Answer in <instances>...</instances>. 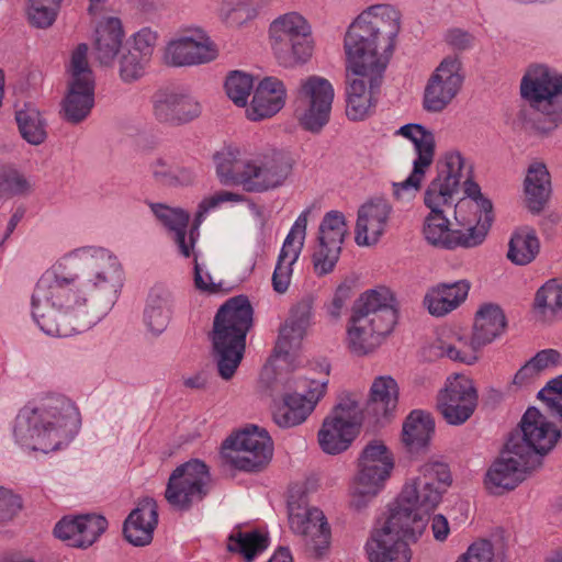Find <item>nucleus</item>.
Masks as SVG:
<instances>
[{
    "mask_svg": "<svg viewBox=\"0 0 562 562\" xmlns=\"http://www.w3.org/2000/svg\"><path fill=\"white\" fill-rule=\"evenodd\" d=\"M124 281L123 263L110 248L100 245L74 248L36 282L31 296L32 317L48 336L82 333L112 310Z\"/></svg>",
    "mask_w": 562,
    "mask_h": 562,
    "instance_id": "obj_1",
    "label": "nucleus"
},
{
    "mask_svg": "<svg viewBox=\"0 0 562 562\" xmlns=\"http://www.w3.org/2000/svg\"><path fill=\"white\" fill-rule=\"evenodd\" d=\"M400 29L401 14L391 4L368 7L348 26L344 50L346 114L350 120L361 121L372 113Z\"/></svg>",
    "mask_w": 562,
    "mask_h": 562,
    "instance_id": "obj_2",
    "label": "nucleus"
},
{
    "mask_svg": "<svg viewBox=\"0 0 562 562\" xmlns=\"http://www.w3.org/2000/svg\"><path fill=\"white\" fill-rule=\"evenodd\" d=\"M451 483L446 463L428 461L420 465L418 475L406 481L390 507L383 526L367 542L370 562H409L412 553L406 540H416L423 533L429 515L439 506Z\"/></svg>",
    "mask_w": 562,
    "mask_h": 562,
    "instance_id": "obj_3",
    "label": "nucleus"
},
{
    "mask_svg": "<svg viewBox=\"0 0 562 562\" xmlns=\"http://www.w3.org/2000/svg\"><path fill=\"white\" fill-rule=\"evenodd\" d=\"M80 427L75 403L60 394H47L19 411L12 435L21 448L48 453L67 447Z\"/></svg>",
    "mask_w": 562,
    "mask_h": 562,
    "instance_id": "obj_4",
    "label": "nucleus"
},
{
    "mask_svg": "<svg viewBox=\"0 0 562 562\" xmlns=\"http://www.w3.org/2000/svg\"><path fill=\"white\" fill-rule=\"evenodd\" d=\"M221 184L240 187L248 193H265L285 184L293 170V159L280 150L247 155L236 146H226L213 156Z\"/></svg>",
    "mask_w": 562,
    "mask_h": 562,
    "instance_id": "obj_5",
    "label": "nucleus"
},
{
    "mask_svg": "<svg viewBox=\"0 0 562 562\" xmlns=\"http://www.w3.org/2000/svg\"><path fill=\"white\" fill-rule=\"evenodd\" d=\"M329 366L322 361L311 368L291 373H278L271 387L281 392L274 403L272 417L281 428H291L304 423L324 397L328 384Z\"/></svg>",
    "mask_w": 562,
    "mask_h": 562,
    "instance_id": "obj_6",
    "label": "nucleus"
},
{
    "mask_svg": "<svg viewBox=\"0 0 562 562\" xmlns=\"http://www.w3.org/2000/svg\"><path fill=\"white\" fill-rule=\"evenodd\" d=\"M251 324L252 307L243 295L229 299L215 315L212 341L218 373L224 380L234 375L243 359Z\"/></svg>",
    "mask_w": 562,
    "mask_h": 562,
    "instance_id": "obj_7",
    "label": "nucleus"
},
{
    "mask_svg": "<svg viewBox=\"0 0 562 562\" xmlns=\"http://www.w3.org/2000/svg\"><path fill=\"white\" fill-rule=\"evenodd\" d=\"M395 469V458L381 440L368 442L357 460V470L349 487L350 507L360 512L386 487Z\"/></svg>",
    "mask_w": 562,
    "mask_h": 562,
    "instance_id": "obj_8",
    "label": "nucleus"
},
{
    "mask_svg": "<svg viewBox=\"0 0 562 562\" xmlns=\"http://www.w3.org/2000/svg\"><path fill=\"white\" fill-rule=\"evenodd\" d=\"M272 53L284 68L306 64L314 53L312 25L297 11H289L274 18L268 27Z\"/></svg>",
    "mask_w": 562,
    "mask_h": 562,
    "instance_id": "obj_9",
    "label": "nucleus"
},
{
    "mask_svg": "<svg viewBox=\"0 0 562 562\" xmlns=\"http://www.w3.org/2000/svg\"><path fill=\"white\" fill-rule=\"evenodd\" d=\"M520 97L548 120L551 131L562 124V74L544 63L528 65L520 79Z\"/></svg>",
    "mask_w": 562,
    "mask_h": 562,
    "instance_id": "obj_10",
    "label": "nucleus"
},
{
    "mask_svg": "<svg viewBox=\"0 0 562 562\" xmlns=\"http://www.w3.org/2000/svg\"><path fill=\"white\" fill-rule=\"evenodd\" d=\"M94 75L88 61V45L79 44L70 55L67 66V93L63 101L66 121L78 124L85 121L94 105Z\"/></svg>",
    "mask_w": 562,
    "mask_h": 562,
    "instance_id": "obj_11",
    "label": "nucleus"
},
{
    "mask_svg": "<svg viewBox=\"0 0 562 562\" xmlns=\"http://www.w3.org/2000/svg\"><path fill=\"white\" fill-rule=\"evenodd\" d=\"M363 412L352 397L342 398L323 420L317 439L321 449L327 454L346 451L359 434Z\"/></svg>",
    "mask_w": 562,
    "mask_h": 562,
    "instance_id": "obj_12",
    "label": "nucleus"
},
{
    "mask_svg": "<svg viewBox=\"0 0 562 562\" xmlns=\"http://www.w3.org/2000/svg\"><path fill=\"white\" fill-rule=\"evenodd\" d=\"M222 453L234 468L255 471L272 459L273 442L265 428L251 425L228 437Z\"/></svg>",
    "mask_w": 562,
    "mask_h": 562,
    "instance_id": "obj_13",
    "label": "nucleus"
},
{
    "mask_svg": "<svg viewBox=\"0 0 562 562\" xmlns=\"http://www.w3.org/2000/svg\"><path fill=\"white\" fill-rule=\"evenodd\" d=\"M333 85L323 77L310 76L301 81L294 103V114L310 132H319L328 122L334 101Z\"/></svg>",
    "mask_w": 562,
    "mask_h": 562,
    "instance_id": "obj_14",
    "label": "nucleus"
},
{
    "mask_svg": "<svg viewBox=\"0 0 562 562\" xmlns=\"http://www.w3.org/2000/svg\"><path fill=\"white\" fill-rule=\"evenodd\" d=\"M211 475L206 464L198 459L177 467L169 476L166 501L178 510H188L209 492Z\"/></svg>",
    "mask_w": 562,
    "mask_h": 562,
    "instance_id": "obj_15",
    "label": "nucleus"
},
{
    "mask_svg": "<svg viewBox=\"0 0 562 562\" xmlns=\"http://www.w3.org/2000/svg\"><path fill=\"white\" fill-rule=\"evenodd\" d=\"M465 169V158L459 150L450 149L442 155L441 168L424 194V203L430 212L448 213L452 210L459 199Z\"/></svg>",
    "mask_w": 562,
    "mask_h": 562,
    "instance_id": "obj_16",
    "label": "nucleus"
},
{
    "mask_svg": "<svg viewBox=\"0 0 562 562\" xmlns=\"http://www.w3.org/2000/svg\"><path fill=\"white\" fill-rule=\"evenodd\" d=\"M531 469L528 451L521 450L515 440H508L501 456L486 470L484 487L492 495H503L522 483Z\"/></svg>",
    "mask_w": 562,
    "mask_h": 562,
    "instance_id": "obj_17",
    "label": "nucleus"
},
{
    "mask_svg": "<svg viewBox=\"0 0 562 562\" xmlns=\"http://www.w3.org/2000/svg\"><path fill=\"white\" fill-rule=\"evenodd\" d=\"M477 403L479 394L474 382L463 374L447 378L437 397L438 411L453 426L464 424L473 415Z\"/></svg>",
    "mask_w": 562,
    "mask_h": 562,
    "instance_id": "obj_18",
    "label": "nucleus"
},
{
    "mask_svg": "<svg viewBox=\"0 0 562 562\" xmlns=\"http://www.w3.org/2000/svg\"><path fill=\"white\" fill-rule=\"evenodd\" d=\"M464 76L457 57H446L430 75L424 90L423 106L426 111H443L459 94Z\"/></svg>",
    "mask_w": 562,
    "mask_h": 562,
    "instance_id": "obj_19",
    "label": "nucleus"
},
{
    "mask_svg": "<svg viewBox=\"0 0 562 562\" xmlns=\"http://www.w3.org/2000/svg\"><path fill=\"white\" fill-rule=\"evenodd\" d=\"M217 56V45L199 29L170 40L164 49L162 58L169 66L184 67L207 64Z\"/></svg>",
    "mask_w": 562,
    "mask_h": 562,
    "instance_id": "obj_20",
    "label": "nucleus"
},
{
    "mask_svg": "<svg viewBox=\"0 0 562 562\" xmlns=\"http://www.w3.org/2000/svg\"><path fill=\"white\" fill-rule=\"evenodd\" d=\"M347 233L348 227L341 212L330 211L325 214L318 227L317 246L313 254V266L317 276H325L334 270Z\"/></svg>",
    "mask_w": 562,
    "mask_h": 562,
    "instance_id": "obj_21",
    "label": "nucleus"
},
{
    "mask_svg": "<svg viewBox=\"0 0 562 562\" xmlns=\"http://www.w3.org/2000/svg\"><path fill=\"white\" fill-rule=\"evenodd\" d=\"M521 437L512 436L521 450L528 451V460L533 463L537 454H546L558 442L560 431L538 408L529 407L520 422Z\"/></svg>",
    "mask_w": 562,
    "mask_h": 562,
    "instance_id": "obj_22",
    "label": "nucleus"
},
{
    "mask_svg": "<svg viewBox=\"0 0 562 562\" xmlns=\"http://www.w3.org/2000/svg\"><path fill=\"white\" fill-rule=\"evenodd\" d=\"M291 530L303 537L305 544L317 557L324 555L331 541L330 527L324 513L316 507L289 506Z\"/></svg>",
    "mask_w": 562,
    "mask_h": 562,
    "instance_id": "obj_23",
    "label": "nucleus"
},
{
    "mask_svg": "<svg viewBox=\"0 0 562 562\" xmlns=\"http://www.w3.org/2000/svg\"><path fill=\"white\" fill-rule=\"evenodd\" d=\"M312 211V207H307L297 216L282 245L272 274V286L278 293H284L289 289L293 273L292 267L302 251Z\"/></svg>",
    "mask_w": 562,
    "mask_h": 562,
    "instance_id": "obj_24",
    "label": "nucleus"
},
{
    "mask_svg": "<svg viewBox=\"0 0 562 562\" xmlns=\"http://www.w3.org/2000/svg\"><path fill=\"white\" fill-rule=\"evenodd\" d=\"M151 104L155 119L170 125L187 124L202 113V105L194 97L177 91L156 92Z\"/></svg>",
    "mask_w": 562,
    "mask_h": 562,
    "instance_id": "obj_25",
    "label": "nucleus"
},
{
    "mask_svg": "<svg viewBox=\"0 0 562 562\" xmlns=\"http://www.w3.org/2000/svg\"><path fill=\"white\" fill-rule=\"evenodd\" d=\"M392 330L390 316L375 319L353 313L347 327L346 344L353 355L366 356L374 351Z\"/></svg>",
    "mask_w": 562,
    "mask_h": 562,
    "instance_id": "obj_26",
    "label": "nucleus"
},
{
    "mask_svg": "<svg viewBox=\"0 0 562 562\" xmlns=\"http://www.w3.org/2000/svg\"><path fill=\"white\" fill-rule=\"evenodd\" d=\"M108 521L101 515L65 516L54 528L55 536L76 548L92 546L106 530Z\"/></svg>",
    "mask_w": 562,
    "mask_h": 562,
    "instance_id": "obj_27",
    "label": "nucleus"
},
{
    "mask_svg": "<svg viewBox=\"0 0 562 562\" xmlns=\"http://www.w3.org/2000/svg\"><path fill=\"white\" fill-rule=\"evenodd\" d=\"M156 220L164 225L170 233H172L173 240L178 246L180 254L188 258L191 256L198 238L199 227L194 220L193 226L187 232L190 215L179 207H171L162 203H148Z\"/></svg>",
    "mask_w": 562,
    "mask_h": 562,
    "instance_id": "obj_28",
    "label": "nucleus"
},
{
    "mask_svg": "<svg viewBox=\"0 0 562 562\" xmlns=\"http://www.w3.org/2000/svg\"><path fill=\"white\" fill-rule=\"evenodd\" d=\"M457 231L460 235L468 237L474 236L477 232L482 233L477 241L481 245L492 224V203L487 199H458L452 210Z\"/></svg>",
    "mask_w": 562,
    "mask_h": 562,
    "instance_id": "obj_29",
    "label": "nucleus"
},
{
    "mask_svg": "<svg viewBox=\"0 0 562 562\" xmlns=\"http://www.w3.org/2000/svg\"><path fill=\"white\" fill-rule=\"evenodd\" d=\"M391 213L392 206L383 199H374L361 205L356 224L357 245H375L386 231Z\"/></svg>",
    "mask_w": 562,
    "mask_h": 562,
    "instance_id": "obj_30",
    "label": "nucleus"
},
{
    "mask_svg": "<svg viewBox=\"0 0 562 562\" xmlns=\"http://www.w3.org/2000/svg\"><path fill=\"white\" fill-rule=\"evenodd\" d=\"M446 214L443 212H429L423 227L425 239L429 244L445 249L476 247L482 233L477 232L474 236L470 234L468 237L461 236L460 232L451 226Z\"/></svg>",
    "mask_w": 562,
    "mask_h": 562,
    "instance_id": "obj_31",
    "label": "nucleus"
},
{
    "mask_svg": "<svg viewBox=\"0 0 562 562\" xmlns=\"http://www.w3.org/2000/svg\"><path fill=\"white\" fill-rule=\"evenodd\" d=\"M158 525V506L155 499L146 497L126 517L123 526L125 539L135 547L149 544Z\"/></svg>",
    "mask_w": 562,
    "mask_h": 562,
    "instance_id": "obj_32",
    "label": "nucleus"
},
{
    "mask_svg": "<svg viewBox=\"0 0 562 562\" xmlns=\"http://www.w3.org/2000/svg\"><path fill=\"white\" fill-rule=\"evenodd\" d=\"M175 296L169 288L156 284L150 289L143 319L153 336H160L168 328L175 313Z\"/></svg>",
    "mask_w": 562,
    "mask_h": 562,
    "instance_id": "obj_33",
    "label": "nucleus"
},
{
    "mask_svg": "<svg viewBox=\"0 0 562 562\" xmlns=\"http://www.w3.org/2000/svg\"><path fill=\"white\" fill-rule=\"evenodd\" d=\"M125 32L119 18L110 16L100 21L93 35L95 60L105 67H112L122 50Z\"/></svg>",
    "mask_w": 562,
    "mask_h": 562,
    "instance_id": "obj_34",
    "label": "nucleus"
},
{
    "mask_svg": "<svg viewBox=\"0 0 562 562\" xmlns=\"http://www.w3.org/2000/svg\"><path fill=\"white\" fill-rule=\"evenodd\" d=\"M398 403V385L391 375L376 376L370 387L364 407H361L364 418L379 423L390 418Z\"/></svg>",
    "mask_w": 562,
    "mask_h": 562,
    "instance_id": "obj_35",
    "label": "nucleus"
},
{
    "mask_svg": "<svg viewBox=\"0 0 562 562\" xmlns=\"http://www.w3.org/2000/svg\"><path fill=\"white\" fill-rule=\"evenodd\" d=\"M286 90L283 82L276 77H266L257 86L247 117L260 121L277 114L285 104Z\"/></svg>",
    "mask_w": 562,
    "mask_h": 562,
    "instance_id": "obj_36",
    "label": "nucleus"
},
{
    "mask_svg": "<svg viewBox=\"0 0 562 562\" xmlns=\"http://www.w3.org/2000/svg\"><path fill=\"white\" fill-rule=\"evenodd\" d=\"M471 284L465 279L439 283L426 293L424 305L432 316H445L457 310L467 300Z\"/></svg>",
    "mask_w": 562,
    "mask_h": 562,
    "instance_id": "obj_37",
    "label": "nucleus"
},
{
    "mask_svg": "<svg viewBox=\"0 0 562 562\" xmlns=\"http://www.w3.org/2000/svg\"><path fill=\"white\" fill-rule=\"evenodd\" d=\"M395 136L403 137L413 145L412 166L429 169L435 160L436 137L432 131L417 123H408L395 131Z\"/></svg>",
    "mask_w": 562,
    "mask_h": 562,
    "instance_id": "obj_38",
    "label": "nucleus"
},
{
    "mask_svg": "<svg viewBox=\"0 0 562 562\" xmlns=\"http://www.w3.org/2000/svg\"><path fill=\"white\" fill-rule=\"evenodd\" d=\"M435 432L431 415L424 411H413L406 417L402 428V441L412 453L425 450Z\"/></svg>",
    "mask_w": 562,
    "mask_h": 562,
    "instance_id": "obj_39",
    "label": "nucleus"
},
{
    "mask_svg": "<svg viewBox=\"0 0 562 562\" xmlns=\"http://www.w3.org/2000/svg\"><path fill=\"white\" fill-rule=\"evenodd\" d=\"M312 317L313 312L310 302H300L292 308L289 318L280 329L277 342L280 352L286 356L290 348L300 344L312 324Z\"/></svg>",
    "mask_w": 562,
    "mask_h": 562,
    "instance_id": "obj_40",
    "label": "nucleus"
},
{
    "mask_svg": "<svg viewBox=\"0 0 562 562\" xmlns=\"http://www.w3.org/2000/svg\"><path fill=\"white\" fill-rule=\"evenodd\" d=\"M353 313L375 319L390 316L391 327L394 328L398 317V303L390 289L379 288L367 291Z\"/></svg>",
    "mask_w": 562,
    "mask_h": 562,
    "instance_id": "obj_41",
    "label": "nucleus"
},
{
    "mask_svg": "<svg viewBox=\"0 0 562 562\" xmlns=\"http://www.w3.org/2000/svg\"><path fill=\"white\" fill-rule=\"evenodd\" d=\"M524 193L529 210L539 212L551 194V178L542 161H532L524 180Z\"/></svg>",
    "mask_w": 562,
    "mask_h": 562,
    "instance_id": "obj_42",
    "label": "nucleus"
},
{
    "mask_svg": "<svg viewBox=\"0 0 562 562\" xmlns=\"http://www.w3.org/2000/svg\"><path fill=\"white\" fill-rule=\"evenodd\" d=\"M269 547V536L263 529L235 528L228 537L227 549L246 562H252Z\"/></svg>",
    "mask_w": 562,
    "mask_h": 562,
    "instance_id": "obj_43",
    "label": "nucleus"
},
{
    "mask_svg": "<svg viewBox=\"0 0 562 562\" xmlns=\"http://www.w3.org/2000/svg\"><path fill=\"white\" fill-rule=\"evenodd\" d=\"M506 327V317L498 305L484 304L475 314L474 344L486 346L499 337Z\"/></svg>",
    "mask_w": 562,
    "mask_h": 562,
    "instance_id": "obj_44",
    "label": "nucleus"
},
{
    "mask_svg": "<svg viewBox=\"0 0 562 562\" xmlns=\"http://www.w3.org/2000/svg\"><path fill=\"white\" fill-rule=\"evenodd\" d=\"M533 312L542 322L562 318V280L551 279L536 292Z\"/></svg>",
    "mask_w": 562,
    "mask_h": 562,
    "instance_id": "obj_45",
    "label": "nucleus"
},
{
    "mask_svg": "<svg viewBox=\"0 0 562 562\" xmlns=\"http://www.w3.org/2000/svg\"><path fill=\"white\" fill-rule=\"evenodd\" d=\"M540 250L536 232L530 227L516 229L508 244L507 258L517 266H525L535 260Z\"/></svg>",
    "mask_w": 562,
    "mask_h": 562,
    "instance_id": "obj_46",
    "label": "nucleus"
},
{
    "mask_svg": "<svg viewBox=\"0 0 562 562\" xmlns=\"http://www.w3.org/2000/svg\"><path fill=\"white\" fill-rule=\"evenodd\" d=\"M562 366V355L555 349H543L529 359L515 374L514 384L522 386L538 375Z\"/></svg>",
    "mask_w": 562,
    "mask_h": 562,
    "instance_id": "obj_47",
    "label": "nucleus"
},
{
    "mask_svg": "<svg viewBox=\"0 0 562 562\" xmlns=\"http://www.w3.org/2000/svg\"><path fill=\"white\" fill-rule=\"evenodd\" d=\"M482 347L484 346L474 344V334L471 337L454 334L450 342L440 340L434 345L435 356L467 364H473L477 360L476 352Z\"/></svg>",
    "mask_w": 562,
    "mask_h": 562,
    "instance_id": "obj_48",
    "label": "nucleus"
},
{
    "mask_svg": "<svg viewBox=\"0 0 562 562\" xmlns=\"http://www.w3.org/2000/svg\"><path fill=\"white\" fill-rule=\"evenodd\" d=\"M20 134L29 144L37 146L47 137L46 122L33 105H25L15 113Z\"/></svg>",
    "mask_w": 562,
    "mask_h": 562,
    "instance_id": "obj_49",
    "label": "nucleus"
},
{
    "mask_svg": "<svg viewBox=\"0 0 562 562\" xmlns=\"http://www.w3.org/2000/svg\"><path fill=\"white\" fill-rule=\"evenodd\" d=\"M220 20L229 27H241L254 21L259 10L244 0H222L218 11Z\"/></svg>",
    "mask_w": 562,
    "mask_h": 562,
    "instance_id": "obj_50",
    "label": "nucleus"
},
{
    "mask_svg": "<svg viewBox=\"0 0 562 562\" xmlns=\"http://www.w3.org/2000/svg\"><path fill=\"white\" fill-rule=\"evenodd\" d=\"M115 61H117L119 77L125 83L140 80L146 75L149 66L148 60L136 55L130 48L124 49Z\"/></svg>",
    "mask_w": 562,
    "mask_h": 562,
    "instance_id": "obj_51",
    "label": "nucleus"
},
{
    "mask_svg": "<svg viewBox=\"0 0 562 562\" xmlns=\"http://www.w3.org/2000/svg\"><path fill=\"white\" fill-rule=\"evenodd\" d=\"M245 201L246 196L241 193L227 190L215 191L200 202L195 215L196 226L202 224L209 213L220 210L225 205H235Z\"/></svg>",
    "mask_w": 562,
    "mask_h": 562,
    "instance_id": "obj_52",
    "label": "nucleus"
},
{
    "mask_svg": "<svg viewBox=\"0 0 562 562\" xmlns=\"http://www.w3.org/2000/svg\"><path fill=\"white\" fill-rule=\"evenodd\" d=\"M254 89V79L243 71H233L225 81L227 97L237 105L245 106Z\"/></svg>",
    "mask_w": 562,
    "mask_h": 562,
    "instance_id": "obj_53",
    "label": "nucleus"
},
{
    "mask_svg": "<svg viewBox=\"0 0 562 562\" xmlns=\"http://www.w3.org/2000/svg\"><path fill=\"white\" fill-rule=\"evenodd\" d=\"M429 169L413 166L408 177L400 182H393V195L400 202H411L414 200L422 188V183Z\"/></svg>",
    "mask_w": 562,
    "mask_h": 562,
    "instance_id": "obj_54",
    "label": "nucleus"
},
{
    "mask_svg": "<svg viewBox=\"0 0 562 562\" xmlns=\"http://www.w3.org/2000/svg\"><path fill=\"white\" fill-rule=\"evenodd\" d=\"M159 40V34L157 31L150 27H142L137 32H135L128 40V46L131 50L136 53V55L142 56L146 60L150 63L151 57L154 55L155 48L157 46Z\"/></svg>",
    "mask_w": 562,
    "mask_h": 562,
    "instance_id": "obj_55",
    "label": "nucleus"
},
{
    "mask_svg": "<svg viewBox=\"0 0 562 562\" xmlns=\"http://www.w3.org/2000/svg\"><path fill=\"white\" fill-rule=\"evenodd\" d=\"M150 171L156 180L165 184H173L180 180H191V172L189 170L175 167L169 159L164 157H158L153 160Z\"/></svg>",
    "mask_w": 562,
    "mask_h": 562,
    "instance_id": "obj_56",
    "label": "nucleus"
},
{
    "mask_svg": "<svg viewBox=\"0 0 562 562\" xmlns=\"http://www.w3.org/2000/svg\"><path fill=\"white\" fill-rule=\"evenodd\" d=\"M60 4L44 3L38 0H29L27 16L32 25L46 29L56 20Z\"/></svg>",
    "mask_w": 562,
    "mask_h": 562,
    "instance_id": "obj_57",
    "label": "nucleus"
},
{
    "mask_svg": "<svg viewBox=\"0 0 562 562\" xmlns=\"http://www.w3.org/2000/svg\"><path fill=\"white\" fill-rule=\"evenodd\" d=\"M548 409L562 420V374L551 379L544 387L538 392Z\"/></svg>",
    "mask_w": 562,
    "mask_h": 562,
    "instance_id": "obj_58",
    "label": "nucleus"
},
{
    "mask_svg": "<svg viewBox=\"0 0 562 562\" xmlns=\"http://www.w3.org/2000/svg\"><path fill=\"white\" fill-rule=\"evenodd\" d=\"M21 509V497L11 490L0 486V522L12 520Z\"/></svg>",
    "mask_w": 562,
    "mask_h": 562,
    "instance_id": "obj_59",
    "label": "nucleus"
},
{
    "mask_svg": "<svg viewBox=\"0 0 562 562\" xmlns=\"http://www.w3.org/2000/svg\"><path fill=\"white\" fill-rule=\"evenodd\" d=\"M29 189V182L19 172L8 171L0 175V194L18 195L27 192Z\"/></svg>",
    "mask_w": 562,
    "mask_h": 562,
    "instance_id": "obj_60",
    "label": "nucleus"
},
{
    "mask_svg": "<svg viewBox=\"0 0 562 562\" xmlns=\"http://www.w3.org/2000/svg\"><path fill=\"white\" fill-rule=\"evenodd\" d=\"M493 546L488 540H477L456 562H492Z\"/></svg>",
    "mask_w": 562,
    "mask_h": 562,
    "instance_id": "obj_61",
    "label": "nucleus"
},
{
    "mask_svg": "<svg viewBox=\"0 0 562 562\" xmlns=\"http://www.w3.org/2000/svg\"><path fill=\"white\" fill-rule=\"evenodd\" d=\"M191 255L194 256V284L196 289L210 293L217 292L221 288V283L215 282L205 265L199 261L194 248L191 250Z\"/></svg>",
    "mask_w": 562,
    "mask_h": 562,
    "instance_id": "obj_62",
    "label": "nucleus"
},
{
    "mask_svg": "<svg viewBox=\"0 0 562 562\" xmlns=\"http://www.w3.org/2000/svg\"><path fill=\"white\" fill-rule=\"evenodd\" d=\"M446 43L457 50H464L473 45L474 37L461 29H451L445 34Z\"/></svg>",
    "mask_w": 562,
    "mask_h": 562,
    "instance_id": "obj_63",
    "label": "nucleus"
},
{
    "mask_svg": "<svg viewBox=\"0 0 562 562\" xmlns=\"http://www.w3.org/2000/svg\"><path fill=\"white\" fill-rule=\"evenodd\" d=\"M431 531L437 541H445L450 533L448 519L441 514L435 515L431 519Z\"/></svg>",
    "mask_w": 562,
    "mask_h": 562,
    "instance_id": "obj_64",
    "label": "nucleus"
}]
</instances>
